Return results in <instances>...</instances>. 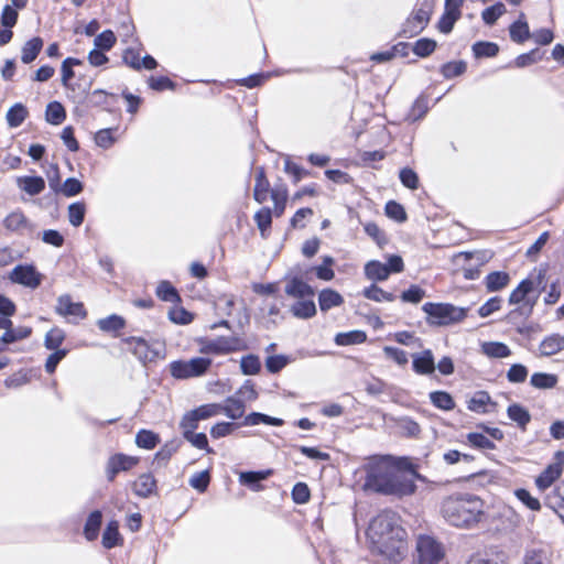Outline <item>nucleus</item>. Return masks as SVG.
<instances>
[{"label":"nucleus","instance_id":"1","mask_svg":"<svg viewBox=\"0 0 564 564\" xmlns=\"http://www.w3.org/2000/svg\"><path fill=\"white\" fill-rule=\"evenodd\" d=\"M391 460V456L376 457L365 466V489L399 497L412 495L415 484Z\"/></svg>","mask_w":564,"mask_h":564},{"label":"nucleus","instance_id":"2","mask_svg":"<svg viewBox=\"0 0 564 564\" xmlns=\"http://www.w3.org/2000/svg\"><path fill=\"white\" fill-rule=\"evenodd\" d=\"M367 538L373 549L392 561L405 551L406 532L392 510H383L370 521Z\"/></svg>","mask_w":564,"mask_h":564},{"label":"nucleus","instance_id":"3","mask_svg":"<svg viewBox=\"0 0 564 564\" xmlns=\"http://www.w3.org/2000/svg\"><path fill=\"white\" fill-rule=\"evenodd\" d=\"M441 513L448 524L470 529L485 517L484 501L471 494H455L443 500Z\"/></svg>","mask_w":564,"mask_h":564},{"label":"nucleus","instance_id":"4","mask_svg":"<svg viewBox=\"0 0 564 564\" xmlns=\"http://www.w3.org/2000/svg\"><path fill=\"white\" fill-rule=\"evenodd\" d=\"M422 311L427 315L426 322L430 325L447 326L463 321L467 316L468 308L451 303L427 302L423 304Z\"/></svg>","mask_w":564,"mask_h":564},{"label":"nucleus","instance_id":"5","mask_svg":"<svg viewBox=\"0 0 564 564\" xmlns=\"http://www.w3.org/2000/svg\"><path fill=\"white\" fill-rule=\"evenodd\" d=\"M212 359L195 357L189 360H174L169 365L170 373L177 380H186L204 376L212 367Z\"/></svg>","mask_w":564,"mask_h":564},{"label":"nucleus","instance_id":"6","mask_svg":"<svg viewBox=\"0 0 564 564\" xmlns=\"http://www.w3.org/2000/svg\"><path fill=\"white\" fill-rule=\"evenodd\" d=\"M248 349L246 341L237 336H219L202 343L199 351L205 355H227Z\"/></svg>","mask_w":564,"mask_h":564},{"label":"nucleus","instance_id":"7","mask_svg":"<svg viewBox=\"0 0 564 564\" xmlns=\"http://www.w3.org/2000/svg\"><path fill=\"white\" fill-rule=\"evenodd\" d=\"M535 283L532 279L527 278L522 280L519 285L511 292L509 296V304H520L522 303V307L520 308L522 312H525L528 315L531 314L539 294L534 292Z\"/></svg>","mask_w":564,"mask_h":564},{"label":"nucleus","instance_id":"8","mask_svg":"<svg viewBox=\"0 0 564 564\" xmlns=\"http://www.w3.org/2000/svg\"><path fill=\"white\" fill-rule=\"evenodd\" d=\"M416 551L420 564H437L444 556L441 543L429 535H421L417 539Z\"/></svg>","mask_w":564,"mask_h":564},{"label":"nucleus","instance_id":"9","mask_svg":"<svg viewBox=\"0 0 564 564\" xmlns=\"http://www.w3.org/2000/svg\"><path fill=\"white\" fill-rule=\"evenodd\" d=\"M9 279L17 284L30 289H36L42 282V275L32 264H19L9 275Z\"/></svg>","mask_w":564,"mask_h":564},{"label":"nucleus","instance_id":"10","mask_svg":"<svg viewBox=\"0 0 564 564\" xmlns=\"http://www.w3.org/2000/svg\"><path fill=\"white\" fill-rule=\"evenodd\" d=\"M138 463V457L121 453L110 456L106 465V477L108 481H113L119 473L132 469Z\"/></svg>","mask_w":564,"mask_h":564},{"label":"nucleus","instance_id":"11","mask_svg":"<svg viewBox=\"0 0 564 564\" xmlns=\"http://www.w3.org/2000/svg\"><path fill=\"white\" fill-rule=\"evenodd\" d=\"M55 311L61 316H74L78 318L86 317V311L83 303L73 302L68 294L61 295L57 299Z\"/></svg>","mask_w":564,"mask_h":564},{"label":"nucleus","instance_id":"12","mask_svg":"<svg viewBox=\"0 0 564 564\" xmlns=\"http://www.w3.org/2000/svg\"><path fill=\"white\" fill-rule=\"evenodd\" d=\"M124 343L132 347V352L140 361L147 364L158 357V352L150 347L145 339L141 337H128Z\"/></svg>","mask_w":564,"mask_h":564},{"label":"nucleus","instance_id":"13","mask_svg":"<svg viewBox=\"0 0 564 564\" xmlns=\"http://www.w3.org/2000/svg\"><path fill=\"white\" fill-rule=\"evenodd\" d=\"M3 227L11 232H20L22 230H32L33 225L26 218L21 209L11 212L2 221Z\"/></svg>","mask_w":564,"mask_h":564},{"label":"nucleus","instance_id":"14","mask_svg":"<svg viewBox=\"0 0 564 564\" xmlns=\"http://www.w3.org/2000/svg\"><path fill=\"white\" fill-rule=\"evenodd\" d=\"M413 370L419 375H431L435 370L434 356L430 349L412 356Z\"/></svg>","mask_w":564,"mask_h":564},{"label":"nucleus","instance_id":"15","mask_svg":"<svg viewBox=\"0 0 564 564\" xmlns=\"http://www.w3.org/2000/svg\"><path fill=\"white\" fill-rule=\"evenodd\" d=\"M544 505L552 509L564 522V480L545 496Z\"/></svg>","mask_w":564,"mask_h":564},{"label":"nucleus","instance_id":"16","mask_svg":"<svg viewBox=\"0 0 564 564\" xmlns=\"http://www.w3.org/2000/svg\"><path fill=\"white\" fill-rule=\"evenodd\" d=\"M220 404V413H224L231 420H238L243 416L246 411L245 401L237 395L228 397L224 403Z\"/></svg>","mask_w":564,"mask_h":564},{"label":"nucleus","instance_id":"17","mask_svg":"<svg viewBox=\"0 0 564 564\" xmlns=\"http://www.w3.org/2000/svg\"><path fill=\"white\" fill-rule=\"evenodd\" d=\"M133 492L141 498H148L156 490V480L151 474H142L133 482Z\"/></svg>","mask_w":564,"mask_h":564},{"label":"nucleus","instance_id":"18","mask_svg":"<svg viewBox=\"0 0 564 564\" xmlns=\"http://www.w3.org/2000/svg\"><path fill=\"white\" fill-rule=\"evenodd\" d=\"M562 468L555 463L550 464L536 478L535 485L540 491L550 488L553 482L562 475Z\"/></svg>","mask_w":564,"mask_h":564},{"label":"nucleus","instance_id":"19","mask_svg":"<svg viewBox=\"0 0 564 564\" xmlns=\"http://www.w3.org/2000/svg\"><path fill=\"white\" fill-rule=\"evenodd\" d=\"M285 293L292 297L305 299L314 295V289L302 279L294 276L286 284Z\"/></svg>","mask_w":564,"mask_h":564},{"label":"nucleus","instance_id":"20","mask_svg":"<svg viewBox=\"0 0 564 564\" xmlns=\"http://www.w3.org/2000/svg\"><path fill=\"white\" fill-rule=\"evenodd\" d=\"M564 349V335L552 334L546 336L540 344L541 356H553Z\"/></svg>","mask_w":564,"mask_h":564},{"label":"nucleus","instance_id":"21","mask_svg":"<svg viewBox=\"0 0 564 564\" xmlns=\"http://www.w3.org/2000/svg\"><path fill=\"white\" fill-rule=\"evenodd\" d=\"M510 39L518 44L524 43L531 39V32L527 21L524 20V13H520V18L509 26Z\"/></svg>","mask_w":564,"mask_h":564},{"label":"nucleus","instance_id":"22","mask_svg":"<svg viewBox=\"0 0 564 564\" xmlns=\"http://www.w3.org/2000/svg\"><path fill=\"white\" fill-rule=\"evenodd\" d=\"M272 474V470H260V471H243L239 476V481L249 487L253 491H260L262 486L260 482L267 479Z\"/></svg>","mask_w":564,"mask_h":564},{"label":"nucleus","instance_id":"23","mask_svg":"<svg viewBox=\"0 0 564 564\" xmlns=\"http://www.w3.org/2000/svg\"><path fill=\"white\" fill-rule=\"evenodd\" d=\"M270 189V183L265 176V171L263 166H259L256 170V184L253 189V198L262 204L268 198V193Z\"/></svg>","mask_w":564,"mask_h":564},{"label":"nucleus","instance_id":"24","mask_svg":"<svg viewBox=\"0 0 564 564\" xmlns=\"http://www.w3.org/2000/svg\"><path fill=\"white\" fill-rule=\"evenodd\" d=\"M365 275L368 280H371L373 282H381L386 281L390 272L384 263H381L378 260H370L365 264L364 268Z\"/></svg>","mask_w":564,"mask_h":564},{"label":"nucleus","instance_id":"25","mask_svg":"<svg viewBox=\"0 0 564 564\" xmlns=\"http://www.w3.org/2000/svg\"><path fill=\"white\" fill-rule=\"evenodd\" d=\"M508 417L513 421L522 431L527 430V425L531 421L530 412L521 404L513 403L507 409Z\"/></svg>","mask_w":564,"mask_h":564},{"label":"nucleus","instance_id":"26","mask_svg":"<svg viewBox=\"0 0 564 564\" xmlns=\"http://www.w3.org/2000/svg\"><path fill=\"white\" fill-rule=\"evenodd\" d=\"M343 303V296L333 289H324L318 294V305L322 312H327L333 307L340 306Z\"/></svg>","mask_w":564,"mask_h":564},{"label":"nucleus","instance_id":"27","mask_svg":"<svg viewBox=\"0 0 564 564\" xmlns=\"http://www.w3.org/2000/svg\"><path fill=\"white\" fill-rule=\"evenodd\" d=\"M18 186L31 196L39 195L45 188V181L41 176H22L18 178Z\"/></svg>","mask_w":564,"mask_h":564},{"label":"nucleus","instance_id":"28","mask_svg":"<svg viewBox=\"0 0 564 564\" xmlns=\"http://www.w3.org/2000/svg\"><path fill=\"white\" fill-rule=\"evenodd\" d=\"M102 523V513L99 510L93 511L84 525V535L88 541H94L99 534V530Z\"/></svg>","mask_w":564,"mask_h":564},{"label":"nucleus","instance_id":"29","mask_svg":"<svg viewBox=\"0 0 564 564\" xmlns=\"http://www.w3.org/2000/svg\"><path fill=\"white\" fill-rule=\"evenodd\" d=\"M510 275L505 271H494L485 278V285L488 292H497L509 284Z\"/></svg>","mask_w":564,"mask_h":564},{"label":"nucleus","instance_id":"30","mask_svg":"<svg viewBox=\"0 0 564 564\" xmlns=\"http://www.w3.org/2000/svg\"><path fill=\"white\" fill-rule=\"evenodd\" d=\"M42 47H43V40L39 36L32 37L31 40L25 42V44L22 46L21 61L24 64L32 63L40 54Z\"/></svg>","mask_w":564,"mask_h":564},{"label":"nucleus","instance_id":"31","mask_svg":"<svg viewBox=\"0 0 564 564\" xmlns=\"http://www.w3.org/2000/svg\"><path fill=\"white\" fill-rule=\"evenodd\" d=\"M335 263V259L330 256L323 257V262L319 265L313 267L305 272H314L315 275L323 281H330L335 276V272L333 270V265Z\"/></svg>","mask_w":564,"mask_h":564},{"label":"nucleus","instance_id":"32","mask_svg":"<svg viewBox=\"0 0 564 564\" xmlns=\"http://www.w3.org/2000/svg\"><path fill=\"white\" fill-rule=\"evenodd\" d=\"M29 112L24 105L18 102L14 104L12 107L9 108L6 115V119L8 122V126L10 128H18L20 127L23 121L26 119Z\"/></svg>","mask_w":564,"mask_h":564},{"label":"nucleus","instance_id":"33","mask_svg":"<svg viewBox=\"0 0 564 564\" xmlns=\"http://www.w3.org/2000/svg\"><path fill=\"white\" fill-rule=\"evenodd\" d=\"M261 423L273 426H282L284 421L282 419L273 417L260 412H252L245 417L242 425L253 426Z\"/></svg>","mask_w":564,"mask_h":564},{"label":"nucleus","instance_id":"34","mask_svg":"<svg viewBox=\"0 0 564 564\" xmlns=\"http://www.w3.org/2000/svg\"><path fill=\"white\" fill-rule=\"evenodd\" d=\"M481 350L489 358H506L511 355L510 348L500 341H486L481 345Z\"/></svg>","mask_w":564,"mask_h":564},{"label":"nucleus","instance_id":"35","mask_svg":"<svg viewBox=\"0 0 564 564\" xmlns=\"http://www.w3.org/2000/svg\"><path fill=\"white\" fill-rule=\"evenodd\" d=\"M121 538L119 533V523L116 520H111L107 523V527L102 533V545L106 549H112L119 544Z\"/></svg>","mask_w":564,"mask_h":564},{"label":"nucleus","instance_id":"36","mask_svg":"<svg viewBox=\"0 0 564 564\" xmlns=\"http://www.w3.org/2000/svg\"><path fill=\"white\" fill-rule=\"evenodd\" d=\"M467 564H505V554L498 551H487L473 555Z\"/></svg>","mask_w":564,"mask_h":564},{"label":"nucleus","instance_id":"37","mask_svg":"<svg viewBox=\"0 0 564 564\" xmlns=\"http://www.w3.org/2000/svg\"><path fill=\"white\" fill-rule=\"evenodd\" d=\"M431 10L424 6L416 9L411 18L408 19V25L415 24L412 33H421L430 21Z\"/></svg>","mask_w":564,"mask_h":564},{"label":"nucleus","instance_id":"38","mask_svg":"<svg viewBox=\"0 0 564 564\" xmlns=\"http://www.w3.org/2000/svg\"><path fill=\"white\" fill-rule=\"evenodd\" d=\"M431 403L441 410L451 411L455 408L453 397L446 391H433L430 393Z\"/></svg>","mask_w":564,"mask_h":564},{"label":"nucleus","instance_id":"39","mask_svg":"<svg viewBox=\"0 0 564 564\" xmlns=\"http://www.w3.org/2000/svg\"><path fill=\"white\" fill-rule=\"evenodd\" d=\"M155 293L156 296L164 302H181V297L177 290L169 281H161L156 286Z\"/></svg>","mask_w":564,"mask_h":564},{"label":"nucleus","instance_id":"40","mask_svg":"<svg viewBox=\"0 0 564 564\" xmlns=\"http://www.w3.org/2000/svg\"><path fill=\"white\" fill-rule=\"evenodd\" d=\"M291 312L295 317L306 319L316 314V306L312 300L297 301L292 305Z\"/></svg>","mask_w":564,"mask_h":564},{"label":"nucleus","instance_id":"41","mask_svg":"<svg viewBox=\"0 0 564 564\" xmlns=\"http://www.w3.org/2000/svg\"><path fill=\"white\" fill-rule=\"evenodd\" d=\"M557 381L556 375L546 372H534L530 379L531 386L536 389H552L556 386Z\"/></svg>","mask_w":564,"mask_h":564},{"label":"nucleus","instance_id":"42","mask_svg":"<svg viewBox=\"0 0 564 564\" xmlns=\"http://www.w3.org/2000/svg\"><path fill=\"white\" fill-rule=\"evenodd\" d=\"M473 53L476 58L494 57L499 52L498 44L487 41H478L473 44Z\"/></svg>","mask_w":564,"mask_h":564},{"label":"nucleus","instance_id":"43","mask_svg":"<svg viewBox=\"0 0 564 564\" xmlns=\"http://www.w3.org/2000/svg\"><path fill=\"white\" fill-rule=\"evenodd\" d=\"M362 295L368 300L379 302V303L380 302H392L395 300V295L393 293L386 292L384 290H382L375 283L371 284L370 286L366 288L362 291Z\"/></svg>","mask_w":564,"mask_h":564},{"label":"nucleus","instance_id":"44","mask_svg":"<svg viewBox=\"0 0 564 564\" xmlns=\"http://www.w3.org/2000/svg\"><path fill=\"white\" fill-rule=\"evenodd\" d=\"M524 564H550V551L545 547H532L527 550Z\"/></svg>","mask_w":564,"mask_h":564},{"label":"nucleus","instance_id":"45","mask_svg":"<svg viewBox=\"0 0 564 564\" xmlns=\"http://www.w3.org/2000/svg\"><path fill=\"white\" fill-rule=\"evenodd\" d=\"M240 370L245 376L258 375L261 370L260 358L253 354L241 357Z\"/></svg>","mask_w":564,"mask_h":564},{"label":"nucleus","instance_id":"46","mask_svg":"<svg viewBox=\"0 0 564 564\" xmlns=\"http://www.w3.org/2000/svg\"><path fill=\"white\" fill-rule=\"evenodd\" d=\"M367 335L362 330H352L348 333H339L335 337V343L339 346H348L361 344L366 341Z\"/></svg>","mask_w":564,"mask_h":564},{"label":"nucleus","instance_id":"47","mask_svg":"<svg viewBox=\"0 0 564 564\" xmlns=\"http://www.w3.org/2000/svg\"><path fill=\"white\" fill-rule=\"evenodd\" d=\"M46 121L52 124H61L66 117L64 107L58 101H52L46 106Z\"/></svg>","mask_w":564,"mask_h":564},{"label":"nucleus","instance_id":"48","mask_svg":"<svg viewBox=\"0 0 564 564\" xmlns=\"http://www.w3.org/2000/svg\"><path fill=\"white\" fill-rule=\"evenodd\" d=\"M491 403V398L486 391H478L475 395L468 401V410L477 413H487L488 410L486 405Z\"/></svg>","mask_w":564,"mask_h":564},{"label":"nucleus","instance_id":"49","mask_svg":"<svg viewBox=\"0 0 564 564\" xmlns=\"http://www.w3.org/2000/svg\"><path fill=\"white\" fill-rule=\"evenodd\" d=\"M135 443L141 448L153 449L160 443V437L152 431L141 430L135 435Z\"/></svg>","mask_w":564,"mask_h":564},{"label":"nucleus","instance_id":"50","mask_svg":"<svg viewBox=\"0 0 564 564\" xmlns=\"http://www.w3.org/2000/svg\"><path fill=\"white\" fill-rule=\"evenodd\" d=\"M67 213L70 225L79 227L85 219L86 205L84 202H75L68 206Z\"/></svg>","mask_w":564,"mask_h":564},{"label":"nucleus","instance_id":"51","mask_svg":"<svg viewBox=\"0 0 564 564\" xmlns=\"http://www.w3.org/2000/svg\"><path fill=\"white\" fill-rule=\"evenodd\" d=\"M506 7L502 2H496L481 12V19L485 24L494 25L496 21L506 13Z\"/></svg>","mask_w":564,"mask_h":564},{"label":"nucleus","instance_id":"52","mask_svg":"<svg viewBox=\"0 0 564 564\" xmlns=\"http://www.w3.org/2000/svg\"><path fill=\"white\" fill-rule=\"evenodd\" d=\"M294 359L286 355H273L265 359V368L270 373H278Z\"/></svg>","mask_w":564,"mask_h":564},{"label":"nucleus","instance_id":"53","mask_svg":"<svg viewBox=\"0 0 564 564\" xmlns=\"http://www.w3.org/2000/svg\"><path fill=\"white\" fill-rule=\"evenodd\" d=\"M124 324L126 322L123 317L116 314H112L106 318H101L97 322L99 329L107 333L117 332L123 328Z\"/></svg>","mask_w":564,"mask_h":564},{"label":"nucleus","instance_id":"54","mask_svg":"<svg viewBox=\"0 0 564 564\" xmlns=\"http://www.w3.org/2000/svg\"><path fill=\"white\" fill-rule=\"evenodd\" d=\"M65 339V333L58 327H54L45 335L44 346L48 350H57Z\"/></svg>","mask_w":564,"mask_h":564},{"label":"nucleus","instance_id":"55","mask_svg":"<svg viewBox=\"0 0 564 564\" xmlns=\"http://www.w3.org/2000/svg\"><path fill=\"white\" fill-rule=\"evenodd\" d=\"M83 64L82 59L75 58V57H67L63 61L61 66L62 72V85L64 87H69V82L74 77V66H79Z\"/></svg>","mask_w":564,"mask_h":564},{"label":"nucleus","instance_id":"56","mask_svg":"<svg viewBox=\"0 0 564 564\" xmlns=\"http://www.w3.org/2000/svg\"><path fill=\"white\" fill-rule=\"evenodd\" d=\"M116 35L111 30H105L94 40L95 48L101 51H110L116 44Z\"/></svg>","mask_w":564,"mask_h":564},{"label":"nucleus","instance_id":"57","mask_svg":"<svg viewBox=\"0 0 564 564\" xmlns=\"http://www.w3.org/2000/svg\"><path fill=\"white\" fill-rule=\"evenodd\" d=\"M199 421L200 419H198L194 410L187 411L180 421V429L182 431V435L195 432V430L198 429Z\"/></svg>","mask_w":564,"mask_h":564},{"label":"nucleus","instance_id":"58","mask_svg":"<svg viewBox=\"0 0 564 564\" xmlns=\"http://www.w3.org/2000/svg\"><path fill=\"white\" fill-rule=\"evenodd\" d=\"M254 221L261 231V235L264 236L265 231L271 227L272 224L271 209L269 207L259 209L254 215Z\"/></svg>","mask_w":564,"mask_h":564},{"label":"nucleus","instance_id":"59","mask_svg":"<svg viewBox=\"0 0 564 564\" xmlns=\"http://www.w3.org/2000/svg\"><path fill=\"white\" fill-rule=\"evenodd\" d=\"M467 441L473 447L478 448V449H495L496 448L495 443L481 433H468Z\"/></svg>","mask_w":564,"mask_h":564},{"label":"nucleus","instance_id":"60","mask_svg":"<svg viewBox=\"0 0 564 564\" xmlns=\"http://www.w3.org/2000/svg\"><path fill=\"white\" fill-rule=\"evenodd\" d=\"M436 47V42L431 39H420L415 42L413 46V53L420 57L430 56Z\"/></svg>","mask_w":564,"mask_h":564},{"label":"nucleus","instance_id":"61","mask_svg":"<svg viewBox=\"0 0 564 564\" xmlns=\"http://www.w3.org/2000/svg\"><path fill=\"white\" fill-rule=\"evenodd\" d=\"M384 212L389 218L394 219L395 221L403 223L406 220L404 207L394 200H389L386 204Z\"/></svg>","mask_w":564,"mask_h":564},{"label":"nucleus","instance_id":"62","mask_svg":"<svg viewBox=\"0 0 564 564\" xmlns=\"http://www.w3.org/2000/svg\"><path fill=\"white\" fill-rule=\"evenodd\" d=\"M424 296L425 291L421 286L412 284L408 290L401 293L400 299L406 303L417 304Z\"/></svg>","mask_w":564,"mask_h":564},{"label":"nucleus","instance_id":"63","mask_svg":"<svg viewBox=\"0 0 564 564\" xmlns=\"http://www.w3.org/2000/svg\"><path fill=\"white\" fill-rule=\"evenodd\" d=\"M516 497L530 510H541V502L538 498L533 497L527 489L520 488L514 491Z\"/></svg>","mask_w":564,"mask_h":564},{"label":"nucleus","instance_id":"64","mask_svg":"<svg viewBox=\"0 0 564 564\" xmlns=\"http://www.w3.org/2000/svg\"><path fill=\"white\" fill-rule=\"evenodd\" d=\"M527 377L528 369L521 364L512 365L507 372V379L511 383H522L525 381Z\"/></svg>","mask_w":564,"mask_h":564}]
</instances>
